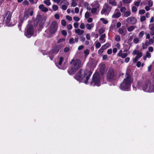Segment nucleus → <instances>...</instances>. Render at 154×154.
I'll use <instances>...</instances> for the list:
<instances>
[{
  "instance_id": "56",
  "label": "nucleus",
  "mask_w": 154,
  "mask_h": 154,
  "mask_svg": "<svg viewBox=\"0 0 154 154\" xmlns=\"http://www.w3.org/2000/svg\"><path fill=\"white\" fill-rule=\"evenodd\" d=\"M66 18L67 20L70 21H71L72 20V17L69 15L66 16Z\"/></svg>"
},
{
  "instance_id": "45",
  "label": "nucleus",
  "mask_w": 154,
  "mask_h": 154,
  "mask_svg": "<svg viewBox=\"0 0 154 154\" xmlns=\"http://www.w3.org/2000/svg\"><path fill=\"white\" fill-rule=\"evenodd\" d=\"M142 85V83L140 82H138L137 83V87L138 88H141V86Z\"/></svg>"
},
{
  "instance_id": "35",
  "label": "nucleus",
  "mask_w": 154,
  "mask_h": 154,
  "mask_svg": "<svg viewBox=\"0 0 154 154\" xmlns=\"http://www.w3.org/2000/svg\"><path fill=\"white\" fill-rule=\"evenodd\" d=\"M58 8V6L56 5H54L52 6V9L54 11H57Z\"/></svg>"
},
{
  "instance_id": "44",
  "label": "nucleus",
  "mask_w": 154,
  "mask_h": 154,
  "mask_svg": "<svg viewBox=\"0 0 154 154\" xmlns=\"http://www.w3.org/2000/svg\"><path fill=\"white\" fill-rule=\"evenodd\" d=\"M85 24L83 23H81L80 28L82 29H85Z\"/></svg>"
},
{
  "instance_id": "24",
  "label": "nucleus",
  "mask_w": 154,
  "mask_h": 154,
  "mask_svg": "<svg viewBox=\"0 0 154 154\" xmlns=\"http://www.w3.org/2000/svg\"><path fill=\"white\" fill-rule=\"evenodd\" d=\"M121 15V14L119 12H116L114 13L112 17L114 18H118Z\"/></svg>"
},
{
  "instance_id": "5",
  "label": "nucleus",
  "mask_w": 154,
  "mask_h": 154,
  "mask_svg": "<svg viewBox=\"0 0 154 154\" xmlns=\"http://www.w3.org/2000/svg\"><path fill=\"white\" fill-rule=\"evenodd\" d=\"M100 77L99 74L98 73H95L91 82V85L93 86L96 85L99 86L100 85Z\"/></svg>"
},
{
  "instance_id": "10",
  "label": "nucleus",
  "mask_w": 154,
  "mask_h": 154,
  "mask_svg": "<svg viewBox=\"0 0 154 154\" xmlns=\"http://www.w3.org/2000/svg\"><path fill=\"white\" fill-rule=\"evenodd\" d=\"M64 60L63 57H60L59 58L58 62L57 63H56V64L57 67L60 69H65L67 68L66 65V62H64L63 64V66H62V63L64 61Z\"/></svg>"
},
{
  "instance_id": "64",
  "label": "nucleus",
  "mask_w": 154,
  "mask_h": 154,
  "mask_svg": "<svg viewBox=\"0 0 154 154\" xmlns=\"http://www.w3.org/2000/svg\"><path fill=\"white\" fill-rule=\"evenodd\" d=\"M23 4L25 5H27L29 4V2L27 0H24L23 2Z\"/></svg>"
},
{
  "instance_id": "31",
  "label": "nucleus",
  "mask_w": 154,
  "mask_h": 154,
  "mask_svg": "<svg viewBox=\"0 0 154 154\" xmlns=\"http://www.w3.org/2000/svg\"><path fill=\"white\" fill-rule=\"evenodd\" d=\"M144 34V32L143 31H142L140 32L138 34V37L140 38H141L143 36Z\"/></svg>"
},
{
  "instance_id": "53",
  "label": "nucleus",
  "mask_w": 154,
  "mask_h": 154,
  "mask_svg": "<svg viewBox=\"0 0 154 154\" xmlns=\"http://www.w3.org/2000/svg\"><path fill=\"white\" fill-rule=\"evenodd\" d=\"M105 36L106 35L105 34L102 35L100 38V39L102 41L103 40Z\"/></svg>"
},
{
  "instance_id": "48",
  "label": "nucleus",
  "mask_w": 154,
  "mask_h": 154,
  "mask_svg": "<svg viewBox=\"0 0 154 154\" xmlns=\"http://www.w3.org/2000/svg\"><path fill=\"white\" fill-rule=\"evenodd\" d=\"M61 32L62 34L64 36H66L67 35V32L65 30H63Z\"/></svg>"
},
{
  "instance_id": "30",
  "label": "nucleus",
  "mask_w": 154,
  "mask_h": 154,
  "mask_svg": "<svg viewBox=\"0 0 154 154\" xmlns=\"http://www.w3.org/2000/svg\"><path fill=\"white\" fill-rule=\"evenodd\" d=\"M139 38H138L136 37L134 39L133 41L134 43L137 44L139 42Z\"/></svg>"
},
{
  "instance_id": "21",
  "label": "nucleus",
  "mask_w": 154,
  "mask_h": 154,
  "mask_svg": "<svg viewBox=\"0 0 154 154\" xmlns=\"http://www.w3.org/2000/svg\"><path fill=\"white\" fill-rule=\"evenodd\" d=\"M150 42L149 41L146 40L145 43H143L142 47L143 49H145L147 48V47L149 46L150 44Z\"/></svg>"
},
{
  "instance_id": "37",
  "label": "nucleus",
  "mask_w": 154,
  "mask_h": 154,
  "mask_svg": "<svg viewBox=\"0 0 154 154\" xmlns=\"http://www.w3.org/2000/svg\"><path fill=\"white\" fill-rule=\"evenodd\" d=\"M90 16V13L88 11H87L85 14V18H89Z\"/></svg>"
},
{
  "instance_id": "22",
  "label": "nucleus",
  "mask_w": 154,
  "mask_h": 154,
  "mask_svg": "<svg viewBox=\"0 0 154 154\" xmlns=\"http://www.w3.org/2000/svg\"><path fill=\"white\" fill-rule=\"evenodd\" d=\"M99 11V8H92V9H91V13L94 15L97 14Z\"/></svg>"
},
{
  "instance_id": "41",
  "label": "nucleus",
  "mask_w": 154,
  "mask_h": 154,
  "mask_svg": "<svg viewBox=\"0 0 154 154\" xmlns=\"http://www.w3.org/2000/svg\"><path fill=\"white\" fill-rule=\"evenodd\" d=\"M115 40L117 42H119L121 40V38L119 36L117 35L115 37Z\"/></svg>"
},
{
  "instance_id": "57",
  "label": "nucleus",
  "mask_w": 154,
  "mask_h": 154,
  "mask_svg": "<svg viewBox=\"0 0 154 154\" xmlns=\"http://www.w3.org/2000/svg\"><path fill=\"white\" fill-rule=\"evenodd\" d=\"M145 12V11L144 10H140L139 11V13L140 14H143Z\"/></svg>"
},
{
  "instance_id": "43",
  "label": "nucleus",
  "mask_w": 154,
  "mask_h": 154,
  "mask_svg": "<svg viewBox=\"0 0 154 154\" xmlns=\"http://www.w3.org/2000/svg\"><path fill=\"white\" fill-rule=\"evenodd\" d=\"M77 5V2L72 1L71 3V6L72 7H75Z\"/></svg>"
},
{
  "instance_id": "26",
  "label": "nucleus",
  "mask_w": 154,
  "mask_h": 154,
  "mask_svg": "<svg viewBox=\"0 0 154 154\" xmlns=\"http://www.w3.org/2000/svg\"><path fill=\"white\" fill-rule=\"evenodd\" d=\"M94 24L93 23H91L90 24L87 23L86 25L85 26L87 29L90 30L92 28L94 27Z\"/></svg>"
},
{
  "instance_id": "14",
  "label": "nucleus",
  "mask_w": 154,
  "mask_h": 154,
  "mask_svg": "<svg viewBox=\"0 0 154 154\" xmlns=\"http://www.w3.org/2000/svg\"><path fill=\"white\" fill-rule=\"evenodd\" d=\"M126 21L129 24H135L137 23V20L135 17H130L127 19Z\"/></svg>"
},
{
  "instance_id": "40",
  "label": "nucleus",
  "mask_w": 154,
  "mask_h": 154,
  "mask_svg": "<svg viewBox=\"0 0 154 154\" xmlns=\"http://www.w3.org/2000/svg\"><path fill=\"white\" fill-rule=\"evenodd\" d=\"M145 55L148 58H150L151 57V54L148 51H147L146 52Z\"/></svg>"
},
{
  "instance_id": "6",
  "label": "nucleus",
  "mask_w": 154,
  "mask_h": 154,
  "mask_svg": "<svg viewBox=\"0 0 154 154\" xmlns=\"http://www.w3.org/2000/svg\"><path fill=\"white\" fill-rule=\"evenodd\" d=\"M72 69L74 71H77L82 66L81 61L79 59H72L70 62Z\"/></svg>"
},
{
  "instance_id": "23",
  "label": "nucleus",
  "mask_w": 154,
  "mask_h": 154,
  "mask_svg": "<svg viewBox=\"0 0 154 154\" xmlns=\"http://www.w3.org/2000/svg\"><path fill=\"white\" fill-rule=\"evenodd\" d=\"M75 32L78 35H82L84 33V31L79 29H77L75 30Z\"/></svg>"
},
{
  "instance_id": "19",
  "label": "nucleus",
  "mask_w": 154,
  "mask_h": 154,
  "mask_svg": "<svg viewBox=\"0 0 154 154\" xmlns=\"http://www.w3.org/2000/svg\"><path fill=\"white\" fill-rule=\"evenodd\" d=\"M38 8L39 9L42 11L45 12H47L48 11V9L45 7L44 5L43 4H41L39 6Z\"/></svg>"
},
{
  "instance_id": "33",
  "label": "nucleus",
  "mask_w": 154,
  "mask_h": 154,
  "mask_svg": "<svg viewBox=\"0 0 154 154\" xmlns=\"http://www.w3.org/2000/svg\"><path fill=\"white\" fill-rule=\"evenodd\" d=\"M137 10V8L135 6H133L131 8L132 11L133 12H136Z\"/></svg>"
},
{
  "instance_id": "32",
  "label": "nucleus",
  "mask_w": 154,
  "mask_h": 154,
  "mask_svg": "<svg viewBox=\"0 0 154 154\" xmlns=\"http://www.w3.org/2000/svg\"><path fill=\"white\" fill-rule=\"evenodd\" d=\"M100 20L102 21L103 23L105 24H107L108 23V21L104 18H101L100 19Z\"/></svg>"
},
{
  "instance_id": "62",
  "label": "nucleus",
  "mask_w": 154,
  "mask_h": 154,
  "mask_svg": "<svg viewBox=\"0 0 154 154\" xmlns=\"http://www.w3.org/2000/svg\"><path fill=\"white\" fill-rule=\"evenodd\" d=\"M73 26L75 28H77L79 27V24L77 23H74Z\"/></svg>"
},
{
  "instance_id": "36",
  "label": "nucleus",
  "mask_w": 154,
  "mask_h": 154,
  "mask_svg": "<svg viewBox=\"0 0 154 154\" xmlns=\"http://www.w3.org/2000/svg\"><path fill=\"white\" fill-rule=\"evenodd\" d=\"M132 0H123L122 2L125 4H129L130 3Z\"/></svg>"
},
{
  "instance_id": "39",
  "label": "nucleus",
  "mask_w": 154,
  "mask_h": 154,
  "mask_svg": "<svg viewBox=\"0 0 154 154\" xmlns=\"http://www.w3.org/2000/svg\"><path fill=\"white\" fill-rule=\"evenodd\" d=\"M126 10V8L125 7H122L120 9V11L122 13H124Z\"/></svg>"
},
{
  "instance_id": "3",
  "label": "nucleus",
  "mask_w": 154,
  "mask_h": 154,
  "mask_svg": "<svg viewBox=\"0 0 154 154\" xmlns=\"http://www.w3.org/2000/svg\"><path fill=\"white\" fill-rule=\"evenodd\" d=\"M142 89L146 92H154V80L151 83L149 80L146 81L143 85Z\"/></svg>"
},
{
  "instance_id": "27",
  "label": "nucleus",
  "mask_w": 154,
  "mask_h": 154,
  "mask_svg": "<svg viewBox=\"0 0 154 154\" xmlns=\"http://www.w3.org/2000/svg\"><path fill=\"white\" fill-rule=\"evenodd\" d=\"M136 26H131L127 28L128 31L129 32L133 31L135 28Z\"/></svg>"
},
{
  "instance_id": "2",
  "label": "nucleus",
  "mask_w": 154,
  "mask_h": 154,
  "mask_svg": "<svg viewBox=\"0 0 154 154\" xmlns=\"http://www.w3.org/2000/svg\"><path fill=\"white\" fill-rule=\"evenodd\" d=\"M133 81V79L131 75L127 72L125 75V78L121 84L120 89L123 91H129L131 87V84Z\"/></svg>"
},
{
  "instance_id": "11",
  "label": "nucleus",
  "mask_w": 154,
  "mask_h": 154,
  "mask_svg": "<svg viewBox=\"0 0 154 154\" xmlns=\"http://www.w3.org/2000/svg\"><path fill=\"white\" fill-rule=\"evenodd\" d=\"M111 7L108 4L105 3L101 11L102 14H108L111 9Z\"/></svg>"
},
{
  "instance_id": "50",
  "label": "nucleus",
  "mask_w": 154,
  "mask_h": 154,
  "mask_svg": "<svg viewBox=\"0 0 154 154\" xmlns=\"http://www.w3.org/2000/svg\"><path fill=\"white\" fill-rule=\"evenodd\" d=\"M153 4V1L152 0H150L148 2L149 6L150 7H151L152 6Z\"/></svg>"
},
{
  "instance_id": "63",
  "label": "nucleus",
  "mask_w": 154,
  "mask_h": 154,
  "mask_svg": "<svg viewBox=\"0 0 154 154\" xmlns=\"http://www.w3.org/2000/svg\"><path fill=\"white\" fill-rule=\"evenodd\" d=\"M141 63L140 61L137 62L136 66L137 67L139 68L141 66Z\"/></svg>"
},
{
  "instance_id": "25",
  "label": "nucleus",
  "mask_w": 154,
  "mask_h": 154,
  "mask_svg": "<svg viewBox=\"0 0 154 154\" xmlns=\"http://www.w3.org/2000/svg\"><path fill=\"white\" fill-rule=\"evenodd\" d=\"M116 0H108V2L109 4L114 6H116L117 2H116Z\"/></svg>"
},
{
  "instance_id": "29",
  "label": "nucleus",
  "mask_w": 154,
  "mask_h": 154,
  "mask_svg": "<svg viewBox=\"0 0 154 154\" xmlns=\"http://www.w3.org/2000/svg\"><path fill=\"white\" fill-rule=\"evenodd\" d=\"M76 71H74L71 68V69L68 71V73L70 75H73L74 73V72Z\"/></svg>"
},
{
  "instance_id": "46",
  "label": "nucleus",
  "mask_w": 154,
  "mask_h": 154,
  "mask_svg": "<svg viewBox=\"0 0 154 154\" xmlns=\"http://www.w3.org/2000/svg\"><path fill=\"white\" fill-rule=\"evenodd\" d=\"M61 23L62 26H66V22L64 20H62L61 21Z\"/></svg>"
},
{
  "instance_id": "42",
  "label": "nucleus",
  "mask_w": 154,
  "mask_h": 154,
  "mask_svg": "<svg viewBox=\"0 0 154 154\" xmlns=\"http://www.w3.org/2000/svg\"><path fill=\"white\" fill-rule=\"evenodd\" d=\"M140 1H136L134 2V5L137 6H138L140 5Z\"/></svg>"
},
{
  "instance_id": "49",
  "label": "nucleus",
  "mask_w": 154,
  "mask_h": 154,
  "mask_svg": "<svg viewBox=\"0 0 154 154\" xmlns=\"http://www.w3.org/2000/svg\"><path fill=\"white\" fill-rule=\"evenodd\" d=\"M73 19L75 21H78L80 20V19L79 17L75 16L73 17Z\"/></svg>"
},
{
  "instance_id": "4",
  "label": "nucleus",
  "mask_w": 154,
  "mask_h": 154,
  "mask_svg": "<svg viewBox=\"0 0 154 154\" xmlns=\"http://www.w3.org/2000/svg\"><path fill=\"white\" fill-rule=\"evenodd\" d=\"M33 13V11L32 8H29L28 9L25 11L24 13L23 17L20 19V23L18 25V28L20 30H21V26L22 25V23L23 22V21L26 20L30 15L31 16H32Z\"/></svg>"
},
{
  "instance_id": "28",
  "label": "nucleus",
  "mask_w": 154,
  "mask_h": 154,
  "mask_svg": "<svg viewBox=\"0 0 154 154\" xmlns=\"http://www.w3.org/2000/svg\"><path fill=\"white\" fill-rule=\"evenodd\" d=\"M131 15V12L130 11H126L124 13V16L127 17Z\"/></svg>"
},
{
  "instance_id": "58",
  "label": "nucleus",
  "mask_w": 154,
  "mask_h": 154,
  "mask_svg": "<svg viewBox=\"0 0 154 154\" xmlns=\"http://www.w3.org/2000/svg\"><path fill=\"white\" fill-rule=\"evenodd\" d=\"M139 51L138 50H134L133 52L132 53V54L134 55H135L136 54H137V53L138 52H139Z\"/></svg>"
},
{
  "instance_id": "51",
  "label": "nucleus",
  "mask_w": 154,
  "mask_h": 154,
  "mask_svg": "<svg viewBox=\"0 0 154 154\" xmlns=\"http://www.w3.org/2000/svg\"><path fill=\"white\" fill-rule=\"evenodd\" d=\"M84 53L86 56H87L89 53V51L88 49H86L84 51Z\"/></svg>"
},
{
  "instance_id": "61",
  "label": "nucleus",
  "mask_w": 154,
  "mask_h": 154,
  "mask_svg": "<svg viewBox=\"0 0 154 154\" xmlns=\"http://www.w3.org/2000/svg\"><path fill=\"white\" fill-rule=\"evenodd\" d=\"M146 20V17L144 16H142L140 17V20L141 22H143L145 21Z\"/></svg>"
},
{
  "instance_id": "60",
  "label": "nucleus",
  "mask_w": 154,
  "mask_h": 154,
  "mask_svg": "<svg viewBox=\"0 0 154 154\" xmlns=\"http://www.w3.org/2000/svg\"><path fill=\"white\" fill-rule=\"evenodd\" d=\"M79 12V9L78 8L76 7L75 8V12L76 14H78Z\"/></svg>"
},
{
  "instance_id": "7",
  "label": "nucleus",
  "mask_w": 154,
  "mask_h": 154,
  "mask_svg": "<svg viewBox=\"0 0 154 154\" xmlns=\"http://www.w3.org/2000/svg\"><path fill=\"white\" fill-rule=\"evenodd\" d=\"M62 48V46L59 45L53 48L51 51L49 52L48 54L50 59L51 60H53L54 56Z\"/></svg>"
},
{
  "instance_id": "38",
  "label": "nucleus",
  "mask_w": 154,
  "mask_h": 154,
  "mask_svg": "<svg viewBox=\"0 0 154 154\" xmlns=\"http://www.w3.org/2000/svg\"><path fill=\"white\" fill-rule=\"evenodd\" d=\"M44 3L46 4L48 6H50L51 4V3L49 1H44Z\"/></svg>"
},
{
  "instance_id": "52",
  "label": "nucleus",
  "mask_w": 154,
  "mask_h": 154,
  "mask_svg": "<svg viewBox=\"0 0 154 154\" xmlns=\"http://www.w3.org/2000/svg\"><path fill=\"white\" fill-rule=\"evenodd\" d=\"M96 47L97 48H99L101 46V44L99 42H97L96 43Z\"/></svg>"
},
{
  "instance_id": "59",
  "label": "nucleus",
  "mask_w": 154,
  "mask_h": 154,
  "mask_svg": "<svg viewBox=\"0 0 154 154\" xmlns=\"http://www.w3.org/2000/svg\"><path fill=\"white\" fill-rule=\"evenodd\" d=\"M69 43L70 44H73L74 43V39L73 38H71L69 40Z\"/></svg>"
},
{
  "instance_id": "47",
  "label": "nucleus",
  "mask_w": 154,
  "mask_h": 154,
  "mask_svg": "<svg viewBox=\"0 0 154 154\" xmlns=\"http://www.w3.org/2000/svg\"><path fill=\"white\" fill-rule=\"evenodd\" d=\"M150 29L152 31H154V24H151L149 25Z\"/></svg>"
},
{
  "instance_id": "1",
  "label": "nucleus",
  "mask_w": 154,
  "mask_h": 154,
  "mask_svg": "<svg viewBox=\"0 0 154 154\" xmlns=\"http://www.w3.org/2000/svg\"><path fill=\"white\" fill-rule=\"evenodd\" d=\"M92 73L90 71L81 69L74 76V77L80 82H82L87 84Z\"/></svg>"
},
{
  "instance_id": "17",
  "label": "nucleus",
  "mask_w": 154,
  "mask_h": 154,
  "mask_svg": "<svg viewBox=\"0 0 154 154\" xmlns=\"http://www.w3.org/2000/svg\"><path fill=\"white\" fill-rule=\"evenodd\" d=\"M118 55L122 58H124L127 56L128 54L126 53H123L122 50H120L118 53Z\"/></svg>"
},
{
  "instance_id": "18",
  "label": "nucleus",
  "mask_w": 154,
  "mask_h": 154,
  "mask_svg": "<svg viewBox=\"0 0 154 154\" xmlns=\"http://www.w3.org/2000/svg\"><path fill=\"white\" fill-rule=\"evenodd\" d=\"M91 6L92 8H99L100 4L99 2L97 1H94L91 4Z\"/></svg>"
},
{
  "instance_id": "54",
  "label": "nucleus",
  "mask_w": 154,
  "mask_h": 154,
  "mask_svg": "<svg viewBox=\"0 0 154 154\" xmlns=\"http://www.w3.org/2000/svg\"><path fill=\"white\" fill-rule=\"evenodd\" d=\"M148 51L149 52H152L153 51V50H154V49H153V48L152 47H149V48H148Z\"/></svg>"
},
{
  "instance_id": "8",
  "label": "nucleus",
  "mask_w": 154,
  "mask_h": 154,
  "mask_svg": "<svg viewBox=\"0 0 154 154\" xmlns=\"http://www.w3.org/2000/svg\"><path fill=\"white\" fill-rule=\"evenodd\" d=\"M34 32L33 25L29 24L26 28L24 33L25 35L27 37L30 38L33 35Z\"/></svg>"
},
{
  "instance_id": "20",
  "label": "nucleus",
  "mask_w": 154,
  "mask_h": 154,
  "mask_svg": "<svg viewBox=\"0 0 154 154\" xmlns=\"http://www.w3.org/2000/svg\"><path fill=\"white\" fill-rule=\"evenodd\" d=\"M100 71L101 74L103 73L105 71V65L103 64H100L99 66Z\"/></svg>"
},
{
  "instance_id": "15",
  "label": "nucleus",
  "mask_w": 154,
  "mask_h": 154,
  "mask_svg": "<svg viewBox=\"0 0 154 154\" xmlns=\"http://www.w3.org/2000/svg\"><path fill=\"white\" fill-rule=\"evenodd\" d=\"M143 55V53L141 52H139L137 53L136 56L132 59L134 63H136L137 61Z\"/></svg>"
},
{
  "instance_id": "34",
  "label": "nucleus",
  "mask_w": 154,
  "mask_h": 154,
  "mask_svg": "<svg viewBox=\"0 0 154 154\" xmlns=\"http://www.w3.org/2000/svg\"><path fill=\"white\" fill-rule=\"evenodd\" d=\"M118 32L120 34H123L124 32L123 29L122 28H119Z\"/></svg>"
},
{
  "instance_id": "9",
  "label": "nucleus",
  "mask_w": 154,
  "mask_h": 154,
  "mask_svg": "<svg viewBox=\"0 0 154 154\" xmlns=\"http://www.w3.org/2000/svg\"><path fill=\"white\" fill-rule=\"evenodd\" d=\"M11 14L10 11H8L5 14L3 21L5 22L6 26H11L14 24H12L10 23Z\"/></svg>"
},
{
  "instance_id": "13",
  "label": "nucleus",
  "mask_w": 154,
  "mask_h": 154,
  "mask_svg": "<svg viewBox=\"0 0 154 154\" xmlns=\"http://www.w3.org/2000/svg\"><path fill=\"white\" fill-rule=\"evenodd\" d=\"M115 74L112 68H109L108 71L106 76L108 79H112L114 77Z\"/></svg>"
},
{
  "instance_id": "12",
  "label": "nucleus",
  "mask_w": 154,
  "mask_h": 154,
  "mask_svg": "<svg viewBox=\"0 0 154 154\" xmlns=\"http://www.w3.org/2000/svg\"><path fill=\"white\" fill-rule=\"evenodd\" d=\"M57 29V23L55 21H53L49 28V31L50 32L53 34L55 33Z\"/></svg>"
},
{
  "instance_id": "16",
  "label": "nucleus",
  "mask_w": 154,
  "mask_h": 154,
  "mask_svg": "<svg viewBox=\"0 0 154 154\" xmlns=\"http://www.w3.org/2000/svg\"><path fill=\"white\" fill-rule=\"evenodd\" d=\"M61 3L64 4V5H63L62 6V9L64 10H66L69 5V2L66 0H63L61 1Z\"/></svg>"
},
{
  "instance_id": "55",
  "label": "nucleus",
  "mask_w": 154,
  "mask_h": 154,
  "mask_svg": "<svg viewBox=\"0 0 154 154\" xmlns=\"http://www.w3.org/2000/svg\"><path fill=\"white\" fill-rule=\"evenodd\" d=\"M104 32V29L103 28H101L99 30V32L100 34H101L103 33Z\"/></svg>"
}]
</instances>
